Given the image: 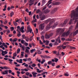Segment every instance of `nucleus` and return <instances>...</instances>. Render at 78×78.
Wrapping results in <instances>:
<instances>
[{
	"instance_id": "obj_1",
	"label": "nucleus",
	"mask_w": 78,
	"mask_h": 78,
	"mask_svg": "<svg viewBox=\"0 0 78 78\" xmlns=\"http://www.w3.org/2000/svg\"><path fill=\"white\" fill-rule=\"evenodd\" d=\"M78 17V7H77L76 9V11H74L73 10L72 11V14L71 15V18H73V20H75V23H76V22H77L76 24V28H78V21L77 20H76V17Z\"/></svg>"
},
{
	"instance_id": "obj_2",
	"label": "nucleus",
	"mask_w": 78,
	"mask_h": 78,
	"mask_svg": "<svg viewBox=\"0 0 78 78\" xmlns=\"http://www.w3.org/2000/svg\"><path fill=\"white\" fill-rule=\"evenodd\" d=\"M64 29H58L57 30V34H61L64 32Z\"/></svg>"
},
{
	"instance_id": "obj_3",
	"label": "nucleus",
	"mask_w": 78,
	"mask_h": 78,
	"mask_svg": "<svg viewBox=\"0 0 78 78\" xmlns=\"http://www.w3.org/2000/svg\"><path fill=\"white\" fill-rule=\"evenodd\" d=\"M52 23H53V22L51 21L49 23V25H48L46 26V30H49V29H50V26L51 25V24H52Z\"/></svg>"
},
{
	"instance_id": "obj_4",
	"label": "nucleus",
	"mask_w": 78,
	"mask_h": 78,
	"mask_svg": "<svg viewBox=\"0 0 78 78\" xmlns=\"http://www.w3.org/2000/svg\"><path fill=\"white\" fill-rule=\"evenodd\" d=\"M1 51H2V53L1 54L3 56H4L5 55L8 54V52L6 51H4L2 50H1Z\"/></svg>"
},
{
	"instance_id": "obj_5",
	"label": "nucleus",
	"mask_w": 78,
	"mask_h": 78,
	"mask_svg": "<svg viewBox=\"0 0 78 78\" xmlns=\"http://www.w3.org/2000/svg\"><path fill=\"white\" fill-rule=\"evenodd\" d=\"M41 58L42 59H44V58H46L47 59H49L51 58V57L50 56H47V55L41 56Z\"/></svg>"
},
{
	"instance_id": "obj_6",
	"label": "nucleus",
	"mask_w": 78,
	"mask_h": 78,
	"mask_svg": "<svg viewBox=\"0 0 78 78\" xmlns=\"http://www.w3.org/2000/svg\"><path fill=\"white\" fill-rule=\"evenodd\" d=\"M58 10V9L57 8H55L54 9H53L52 11H51V13L52 14H54L56 11Z\"/></svg>"
},
{
	"instance_id": "obj_7",
	"label": "nucleus",
	"mask_w": 78,
	"mask_h": 78,
	"mask_svg": "<svg viewBox=\"0 0 78 78\" xmlns=\"http://www.w3.org/2000/svg\"><path fill=\"white\" fill-rule=\"evenodd\" d=\"M30 1L29 2V3H30L29 4L30 6H31V5H33L34 4V2L35 0H29Z\"/></svg>"
},
{
	"instance_id": "obj_8",
	"label": "nucleus",
	"mask_w": 78,
	"mask_h": 78,
	"mask_svg": "<svg viewBox=\"0 0 78 78\" xmlns=\"http://www.w3.org/2000/svg\"><path fill=\"white\" fill-rule=\"evenodd\" d=\"M8 73V70H5L4 71L2 72V75H7Z\"/></svg>"
},
{
	"instance_id": "obj_9",
	"label": "nucleus",
	"mask_w": 78,
	"mask_h": 78,
	"mask_svg": "<svg viewBox=\"0 0 78 78\" xmlns=\"http://www.w3.org/2000/svg\"><path fill=\"white\" fill-rule=\"evenodd\" d=\"M45 18V16L44 15L42 16H40V19H41V20H44Z\"/></svg>"
},
{
	"instance_id": "obj_10",
	"label": "nucleus",
	"mask_w": 78,
	"mask_h": 78,
	"mask_svg": "<svg viewBox=\"0 0 78 78\" xmlns=\"http://www.w3.org/2000/svg\"><path fill=\"white\" fill-rule=\"evenodd\" d=\"M32 74L34 78H35V77H36L37 76H36V75L37 74V73H35L34 72H33L32 73Z\"/></svg>"
},
{
	"instance_id": "obj_11",
	"label": "nucleus",
	"mask_w": 78,
	"mask_h": 78,
	"mask_svg": "<svg viewBox=\"0 0 78 78\" xmlns=\"http://www.w3.org/2000/svg\"><path fill=\"white\" fill-rule=\"evenodd\" d=\"M27 30L28 32H30V33H31V32L32 31H33L32 29H31V28H30L29 27H27Z\"/></svg>"
},
{
	"instance_id": "obj_12",
	"label": "nucleus",
	"mask_w": 78,
	"mask_h": 78,
	"mask_svg": "<svg viewBox=\"0 0 78 78\" xmlns=\"http://www.w3.org/2000/svg\"><path fill=\"white\" fill-rule=\"evenodd\" d=\"M17 31L18 33V34H17V36H18V37H20L21 35V34H20L21 32L19 31V30H17Z\"/></svg>"
},
{
	"instance_id": "obj_13",
	"label": "nucleus",
	"mask_w": 78,
	"mask_h": 78,
	"mask_svg": "<svg viewBox=\"0 0 78 78\" xmlns=\"http://www.w3.org/2000/svg\"><path fill=\"white\" fill-rule=\"evenodd\" d=\"M20 61V62H19ZM19 61L18 60H16V61L17 62H19V63H23V62H22V61H23V60L22 59H21L19 60Z\"/></svg>"
},
{
	"instance_id": "obj_14",
	"label": "nucleus",
	"mask_w": 78,
	"mask_h": 78,
	"mask_svg": "<svg viewBox=\"0 0 78 78\" xmlns=\"http://www.w3.org/2000/svg\"><path fill=\"white\" fill-rule=\"evenodd\" d=\"M50 11V10H48V9H47L45 10L44 11V13L47 14V13H48V12H49Z\"/></svg>"
},
{
	"instance_id": "obj_15",
	"label": "nucleus",
	"mask_w": 78,
	"mask_h": 78,
	"mask_svg": "<svg viewBox=\"0 0 78 78\" xmlns=\"http://www.w3.org/2000/svg\"><path fill=\"white\" fill-rule=\"evenodd\" d=\"M57 42H58V41L59 43H61V41L60 40V37H58L57 38Z\"/></svg>"
},
{
	"instance_id": "obj_16",
	"label": "nucleus",
	"mask_w": 78,
	"mask_h": 78,
	"mask_svg": "<svg viewBox=\"0 0 78 78\" xmlns=\"http://www.w3.org/2000/svg\"><path fill=\"white\" fill-rule=\"evenodd\" d=\"M58 25V23H55L54 25L53 26L52 28L54 29V28H55V27H56V26H57V25Z\"/></svg>"
},
{
	"instance_id": "obj_17",
	"label": "nucleus",
	"mask_w": 78,
	"mask_h": 78,
	"mask_svg": "<svg viewBox=\"0 0 78 78\" xmlns=\"http://www.w3.org/2000/svg\"><path fill=\"white\" fill-rule=\"evenodd\" d=\"M78 30H77L76 31L73 32V35H76V34H78Z\"/></svg>"
},
{
	"instance_id": "obj_18",
	"label": "nucleus",
	"mask_w": 78,
	"mask_h": 78,
	"mask_svg": "<svg viewBox=\"0 0 78 78\" xmlns=\"http://www.w3.org/2000/svg\"><path fill=\"white\" fill-rule=\"evenodd\" d=\"M36 51V49H33L30 51V52L32 54L33 53V52H34V51Z\"/></svg>"
},
{
	"instance_id": "obj_19",
	"label": "nucleus",
	"mask_w": 78,
	"mask_h": 78,
	"mask_svg": "<svg viewBox=\"0 0 78 78\" xmlns=\"http://www.w3.org/2000/svg\"><path fill=\"white\" fill-rule=\"evenodd\" d=\"M50 37V35H46L45 36V39H49Z\"/></svg>"
},
{
	"instance_id": "obj_20",
	"label": "nucleus",
	"mask_w": 78,
	"mask_h": 78,
	"mask_svg": "<svg viewBox=\"0 0 78 78\" xmlns=\"http://www.w3.org/2000/svg\"><path fill=\"white\" fill-rule=\"evenodd\" d=\"M17 38H15L13 40L12 42H17Z\"/></svg>"
},
{
	"instance_id": "obj_21",
	"label": "nucleus",
	"mask_w": 78,
	"mask_h": 78,
	"mask_svg": "<svg viewBox=\"0 0 78 78\" xmlns=\"http://www.w3.org/2000/svg\"><path fill=\"white\" fill-rule=\"evenodd\" d=\"M42 4L41 5V6L44 5L45 3V0H43L42 1Z\"/></svg>"
},
{
	"instance_id": "obj_22",
	"label": "nucleus",
	"mask_w": 78,
	"mask_h": 78,
	"mask_svg": "<svg viewBox=\"0 0 78 78\" xmlns=\"http://www.w3.org/2000/svg\"><path fill=\"white\" fill-rule=\"evenodd\" d=\"M14 14V12H10V17H12V16Z\"/></svg>"
},
{
	"instance_id": "obj_23",
	"label": "nucleus",
	"mask_w": 78,
	"mask_h": 78,
	"mask_svg": "<svg viewBox=\"0 0 78 78\" xmlns=\"http://www.w3.org/2000/svg\"><path fill=\"white\" fill-rule=\"evenodd\" d=\"M26 41L25 40H21V44H25V43Z\"/></svg>"
},
{
	"instance_id": "obj_24",
	"label": "nucleus",
	"mask_w": 78,
	"mask_h": 78,
	"mask_svg": "<svg viewBox=\"0 0 78 78\" xmlns=\"http://www.w3.org/2000/svg\"><path fill=\"white\" fill-rule=\"evenodd\" d=\"M7 23H8V20H5L4 22H3V23L4 25H6Z\"/></svg>"
},
{
	"instance_id": "obj_25",
	"label": "nucleus",
	"mask_w": 78,
	"mask_h": 78,
	"mask_svg": "<svg viewBox=\"0 0 78 78\" xmlns=\"http://www.w3.org/2000/svg\"><path fill=\"white\" fill-rule=\"evenodd\" d=\"M20 49L19 48L17 50V54H19V53H20Z\"/></svg>"
},
{
	"instance_id": "obj_26",
	"label": "nucleus",
	"mask_w": 78,
	"mask_h": 78,
	"mask_svg": "<svg viewBox=\"0 0 78 78\" xmlns=\"http://www.w3.org/2000/svg\"><path fill=\"white\" fill-rule=\"evenodd\" d=\"M67 20H65L64 23H63V25H64L66 24V23H67Z\"/></svg>"
},
{
	"instance_id": "obj_27",
	"label": "nucleus",
	"mask_w": 78,
	"mask_h": 78,
	"mask_svg": "<svg viewBox=\"0 0 78 78\" xmlns=\"http://www.w3.org/2000/svg\"><path fill=\"white\" fill-rule=\"evenodd\" d=\"M24 30V27L22 26L21 28L19 30L20 31H22V30Z\"/></svg>"
},
{
	"instance_id": "obj_28",
	"label": "nucleus",
	"mask_w": 78,
	"mask_h": 78,
	"mask_svg": "<svg viewBox=\"0 0 78 78\" xmlns=\"http://www.w3.org/2000/svg\"><path fill=\"white\" fill-rule=\"evenodd\" d=\"M62 45H61L57 47L58 48H60V49H62Z\"/></svg>"
},
{
	"instance_id": "obj_29",
	"label": "nucleus",
	"mask_w": 78,
	"mask_h": 78,
	"mask_svg": "<svg viewBox=\"0 0 78 78\" xmlns=\"http://www.w3.org/2000/svg\"><path fill=\"white\" fill-rule=\"evenodd\" d=\"M53 0H50L48 2V6H49V5L51 4V2H51V1H53Z\"/></svg>"
},
{
	"instance_id": "obj_30",
	"label": "nucleus",
	"mask_w": 78,
	"mask_h": 78,
	"mask_svg": "<svg viewBox=\"0 0 78 78\" xmlns=\"http://www.w3.org/2000/svg\"><path fill=\"white\" fill-rule=\"evenodd\" d=\"M44 26L41 25V26H40V29H41V30H44Z\"/></svg>"
},
{
	"instance_id": "obj_31",
	"label": "nucleus",
	"mask_w": 78,
	"mask_h": 78,
	"mask_svg": "<svg viewBox=\"0 0 78 78\" xmlns=\"http://www.w3.org/2000/svg\"><path fill=\"white\" fill-rule=\"evenodd\" d=\"M49 42H50L49 41H48L47 40L46 41V43H45V45H48V43H49Z\"/></svg>"
},
{
	"instance_id": "obj_32",
	"label": "nucleus",
	"mask_w": 78,
	"mask_h": 78,
	"mask_svg": "<svg viewBox=\"0 0 78 78\" xmlns=\"http://www.w3.org/2000/svg\"><path fill=\"white\" fill-rule=\"evenodd\" d=\"M37 51L38 52H37V53H38V54H41L42 53V52L39 50H38Z\"/></svg>"
},
{
	"instance_id": "obj_33",
	"label": "nucleus",
	"mask_w": 78,
	"mask_h": 78,
	"mask_svg": "<svg viewBox=\"0 0 78 78\" xmlns=\"http://www.w3.org/2000/svg\"><path fill=\"white\" fill-rule=\"evenodd\" d=\"M22 37L23 38V39H26L27 37L25 35H23L22 36Z\"/></svg>"
},
{
	"instance_id": "obj_34",
	"label": "nucleus",
	"mask_w": 78,
	"mask_h": 78,
	"mask_svg": "<svg viewBox=\"0 0 78 78\" xmlns=\"http://www.w3.org/2000/svg\"><path fill=\"white\" fill-rule=\"evenodd\" d=\"M69 34V32L68 31L67 32L65 33L66 36H68Z\"/></svg>"
},
{
	"instance_id": "obj_35",
	"label": "nucleus",
	"mask_w": 78,
	"mask_h": 78,
	"mask_svg": "<svg viewBox=\"0 0 78 78\" xmlns=\"http://www.w3.org/2000/svg\"><path fill=\"white\" fill-rule=\"evenodd\" d=\"M54 59L55 60V62H58V59L56 58H54Z\"/></svg>"
},
{
	"instance_id": "obj_36",
	"label": "nucleus",
	"mask_w": 78,
	"mask_h": 78,
	"mask_svg": "<svg viewBox=\"0 0 78 78\" xmlns=\"http://www.w3.org/2000/svg\"><path fill=\"white\" fill-rule=\"evenodd\" d=\"M39 41L40 44H41V45H43L44 43L42 42V41H41V40H39Z\"/></svg>"
},
{
	"instance_id": "obj_37",
	"label": "nucleus",
	"mask_w": 78,
	"mask_h": 78,
	"mask_svg": "<svg viewBox=\"0 0 78 78\" xmlns=\"http://www.w3.org/2000/svg\"><path fill=\"white\" fill-rule=\"evenodd\" d=\"M65 76H69V74L68 73H66L65 74Z\"/></svg>"
},
{
	"instance_id": "obj_38",
	"label": "nucleus",
	"mask_w": 78,
	"mask_h": 78,
	"mask_svg": "<svg viewBox=\"0 0 78 78\" xmlns=\"http://www.w3.org/2000/svg\"><path fill=\"white\" fill-rule=\"evenodd\" d=\"M37 73H41V70H39V69H37Z\"/></svg>"
},
{
	"instance_id": "obj_39",
	"label": "nucleus",
	"mask_w": 78,
	"mask_h": 78,
	"mask_svg": "<svg viewBox=\"0 0 78 78\" xmlns=\"http://www.w3.org/2000/svg\"><path fill=\"white\" fill-rule=\"evenodd\" d=\"M25 39L27 42H28L29 41V38L28 37H27Z\"/></svg>"
},
{
	"instance_id": "obj_40",
	"label": "nucleus",
	"mask_w": 78,
	"mask_h": 78,
	"mask_svg": "<svg viewBox=\"0 0 78 78\" xmlns=\"http://www.w3.org/2000/svg\"><path fill=\"white\" fill-rule=\"evenodd\" d=\"M13 23L15 26H17V23H16V22H15V21H14Z\"/></svg>"
},
{
	"instance_id": "obj_41",
	"label": "nucleus",
	"mask_w": 78,
	"mask_h": 78,
	"mask_svg": "<svg viewBox=\"0 0 78 78\" xmlns=\"http://www.w3.org/2000/svg\"><path fill=\"white\" fill-rule=\"evenodd\" d=\"M72 20H73L72 19H71L69 22V24H70H70H71V23H72Z\"/></svg>"
},
{
	"instance_id": "obj_42",
	"label": "nucleus",
	"mask_w": 78,
	"mask_h": 78,
	"mask_svg": "<svg viewBox=\"0 0 78 78\" xmlns=\"http://www.w3.org/2000/svg\"><path fill=\"white\" fill-rule=\"evenodd\" d=\"M70 48L71 49H75L76 48L75 47H72V46H70Z\"/></svg>"
},
{
	"instance_id": "obj_43",
	"label": "nucleus",
	"mask_w": 78,
	"mask_h": 78,
	"mask_svg": "<svg viewBox=\"0 0 78 78\" xmlns=\"http://www.w3.org/2000/svg\"><path fill=\"white\" fill-rule=\"evenodd\" d=\"M33 36L30 37V38H29V40L30 41H32V39H33Z\"/></svg>"
},
{
	"instance_id": "obj_44",
	"label": "nucleus",
	"mask_w": 78,
	"mask_h": 78,
	"mask_svg": "<svg viewBox=\"0 0 78 78\" xmlns=\"http://www.w3.org/2000/svg\"><path fill=\"white\" fill-rule=\"evenodd\" d=\"M21 55L22 56V57H23V56H24L23 54H24V52H21Z\"/></svg>"
},
{
	"instance_id": "obj_45",
	"label": "nucleus",
	"mask_w": 78,
	"mask_h": 78,
	"mask_svg": "<svg viewBox=\"0 0 78 78\" xmlns=\"http://www.w3.org/2000/svg\"><path fill=\"white\" fill-rule=\"evenodd\" d=\"M26 53H29L30 52V50H28L27 49H26L25 51Z\"/></svg>"
},
{
	"instance_id": "obj_46",
	"label": "nucleus",
	"mask_w": 78,
	"mask_h": 78,
	"mask_svg": "<svg viewBox=\"0 0 78 78\" xmlns=\"http://www.w3.org/2000/svg\"><path fill=\"white\" fill-rule=\"evenodd\" d=\"M65 36H66V33L64 32L62 34V36L63 37H64Z\"/></svg>"
},
{
	"instance_id": "obj_47",
	"label": "nucleus",
	"mask_w": 78,
	"mask_h": 78,
	"mask_svg": "<svg viewBox=\"0 0 78 78\" xmlns=\"http://www.w3.org/2000/svg\"><path fill=\"white\" fill-rule=\"evenodd\" d=\"M58 44V43H57V42H55V43L54 44V45H57Z\"/></svg>"
},
{
	"instance_id": "obj_48",
	"label": "nucleus",
	"mask_w": 78,
	"mask_h": 78,
	"mask_svg": "<svg viewBox=\"0 0 78 78\" xmlns=\"http://www.w3.org/2000/svg\"><path fill=\"white\" fill-rule=\"evenodd\" d=\"M31 66L33 67H35L36 66V64H35L34 63L31 65Z\"/></svg>"
},
{
	"instance_id": "obj_49",
	"label": "nucleus",
	"mask_w": 78,
	"mask_h": 78,
	"mask_svg": "<svg viewBox=\"0 0 78 78\" xmlns=\"http://www.w3.org/2000/svg\"><path fill=\"white\" fill-rule=\"evenodd\" d=\"M13 56L16 57L17 56V54L16 53H14L13 54Z\"/></svg>"
},
{
	"instance_id": "obj_50",
	"label": "nucleus",
	"mask_w": 78,
	"mask_h": 78,
	"mask_svg": "<svg viewBox=\"0 0 78 78\" xmlns=\"http://www.w3.org/2000/svg\"><path fill=\"white\" fill-rule=\"evenodd\" d=\"M36 20H37V19H35L34 20V19L33 20V21H32V22H36Z\"/></svg>"
},
{
	"instance_id": "obj_51",
	"label": "nucleus",
	"mask_w": 78,
	"mask_h": 78,
	"mask_svg": "<svg viewBox=\"0 0 78 78\" xmlns=\"http://www.w3.org/2000/svg\"><path fill=\"white\" fill-rule=\"evenodd\" d=\"M39 12H40V9H38L37 10L36 12L37 14H38V13H39Z\"/></svg>"
},
{
	"instance_id": "obj_52",
	"label": "nucleus",
	"mask_w": 78,
	"mask_h": 78,
	"mask_svg": "<svg viewBox=\"0 0 78 78\" xmlns=\"http://www.w3.org/2000/svg\"><path fill=\"white\" fill-rule=\"evenodd\" d=\"M25 74L26 75L29 76V75H30V73H28V72H27L26 73H25Z\"/></svg>"
},
{
	"instance_id": "obj_53",
	"label": "nucleus",
	"mask_w": 78,
	"mask_h": 78,
	"mask_svg": "<svg viewBox=\"0 0 78 78\" xmlns=\"http://www.w3.org/2000/svg\"><path fill=\"white\" fill-rule=\"evenodd\" d=\"M50 64H51V61H49L48 62V65Z\"/></svg>"
},
{
	"instance_id": "obj_54",
	"label": "nucleus",
	"mask_w": 78,
	"mask_h": 78,
	"mask_svg": "<svg viewBox=\"0 0 78 78\" xmlns=\"http://www.w3.org/2000/svg\"><path fill=\"white\" fill-rule=\"evenodd\" d=\"M27 61H31V58H27Z\"/></svg>"
},
{
	"instance_id": "obj_55",
	"label": "nucleus",
	"mask_w": 78,
	"mask_h": 78,
	"mask_svg": "<svg viewBox=\"0 0 78 78\" xmlns=\"http://www.w3.org/2000/svg\"><path fill=\"white\" fill-rule=\"evenodd\" d=\"M23 78H29V77H27L26 76H25L24 75L23 76Z\"/></svg>"
},
{
	"instance_id": "obj_56",
	"label": "nucleus",
	"mask_w": 78,
	"mask_h": 78,
	"mask_svg": "<svg viewBox=\"0 0 78 78\" xmlns=\"http://www.w3.org/2000/svg\"><path fill=\"white\" fill-rule=\"evenodd\" d=\"M0 27H4V25H3V24H1L0 25Z\"/></svg>"
},
{
	"instance_id": "obj_57",
	"label": "nucleus",
	"mask_w": 78,
	"mask_h": 78,
	"mask_svg": "<svg viewBox=\"0 0 78 78\" xmlns=\"http://www.w3.org/2000/svg\"><path fill=\"white\" fill-rule=\"evenodd\" d=\"M41 39L43 40L44 39V35H42L41 37Z\"/></svg>"
},
{
	"instance_id": "obj_58",
	"label": "nucleus",
	"mask_w": 78,
	"mask_h": 78,
	"mask_svg": "<svg viewBox=\"0 0 78 78\" xmlns=\"http://www.w3.org/2000/svg\"><path fill=\"white\" fill-rule=\"evenodd\" d=\"M6 31L7 33H10V30H6Z\"/></svg>"
},
{
	"instance_id": "obj_59",
	"label": "nucleus",
	"mask_w": 78,
	"mask_h": 78,
	"mask_svg": "<svg viewBox=\"0 0 78 78\" xmlns=\"http://www.w3.org/2000/svg\"><path fill=\"white\" fill-rule=\"evenodd\" d=\"M62 45V48L63 49H65V48H66V46H64L63 45Z\"/></svg>"
},
{
	"instance_id": "obj_60",
	"label": "nucleus",
	"mask_w": 78,
	"mask_h": 78,
	"mask_svg": "<svg viewBox=\"0 0 78 78\" xmlns=\"http://www.w3.org/2000/svg\"><path fill=\"white\" fill-rule=\"evenodd\" d=\"M53 53V54H56L57 53V51H54Z\"/></svg>"
},
{
	"instance_id": "obj_61",
	"label": "nucleus",
	"mask_w": 78,
	"mask_h": 78,
	"mask_svg": "<svg viewBox=\"0 0 78 78\" xmlns=\"http://www.w3.org/2000/svg\"><path fill=\"white\" fill-rule=\"evenodd\" d=\"M56 68H57V69H59V68H60V66L58 65L57 66H56Z\"/></svg>"
},
{
	"instance_id": "obj_62",
	"label": "nucleus",
	"mask_w": 78,
	"mask_h": 78,
	"mask_svg": "<svg viewBox=\"0 0 78 78\" xmlns=\"http://www.w3.org/2000/svg\"><path fill=\"white\" fill-rule=\"evenodd\" d=\"M11 29V31H13L14 30V28L13 27H11V28H10Z\"/></svg>"
},
{
	"instance_id": "obj_63",
	"label": "nucleus",
	"mask_w": 78,
	"mask_h": 78,
	"mask_svg": "<svg viewBox=\"0 0 78 78\" xmlns=\"http://www.w3.org/2000/svg\"><path fill=\"white\" fill-rule=\"evenodd\" d=\"M19 22L18 23H20V22H22V19H20L19 20H18Z\"/></svg>"
},
{
	"instance_id": "obj_64",
	"label": "nucleus",
	"mask_w": 78,
	"mask_h": 78,
	"mask_svg": "<svg viewBox=\"0 0 78 78\" xmlns=\"http://www.w3.org/2000/svg\"><path fill=\"white\" fill-rule=\"evenodd\" d=\"M25 11H26V12H29V10H28V9H27L25 10Z\"/></svg>"
}]
</instances>
